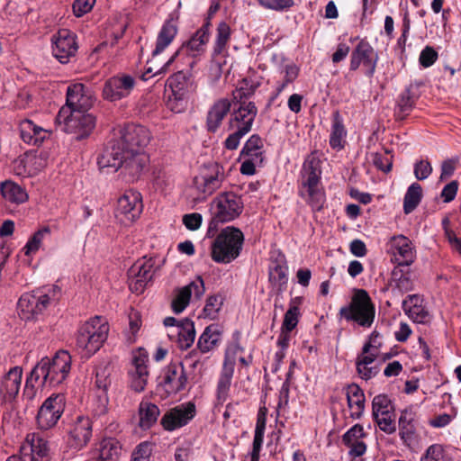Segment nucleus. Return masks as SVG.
<instances>
[{"label": "nucleus", "instance_id": "f257e3e1", "mask_svg": "<svg viewBox=\"0 0 461 461\" xmlns=\"http://www.w3.org/2000/svg\"><path fill=\"white\" fill-rule=\"evenodd\" d=\"M104 149L97 158V164L101 170L112 169L116 172L121 170L128 181L138 179L149 163V156L145 151L121 150L117 156L108 158Z\"/></svg>", "mask_w": 461, "mask_h": 461}, {"label": "nucleus", "instance_id": "f03ea898", "mask_svg": "<svg viewBox=\"0 0 461 461\" xmlns=\"http://www.w3.org/2000/svg\"><path fill=\"white\" fill-rule=\"evenodd\" d=\"M321 160L317 152H312L304 160L302 170V185L299 194L313 211L322 209L325 195L320 187Z\"/></svg>", "mask_w": 461, "mask_h": 461}, {"label": "nucleus", "instance_id": "7ed1b4c3", "mask_svg": "<svg viewBox=\"0 0 461 461\" xmlns=\"http://www.w3.org/2000/svg\"><path fill=\"white\" fill-rule=\"evenodd\" d=\"M71 368V356L60 350L52 358L43 357L32 370V378L38 381L42 377V385H57L68 375Z\"/></svg>", "mask_w": 461, "mask_h": 461}, {"label": "nucleus", "instance_id": "20e7f679", "mask_svg": "<svg viewBox=\"0 0 461 461\" xmlns=\"http://www.w3.org/2000/svg\"><path fill=\"white\" fill-rule=\"evenodd\" d=\"M150 139V132L146 127L128 124L120 130L118 135L104 148L106 149L105 156L113 158L112 156H117L121 150L144 151Z\"/></svg>", "mask_w": 461, "mask_h": 461}, {"label": "nucleus", "instance_id": "39448f33", "mask_svg": "<svg viewBox=\"0 0 461 461\" xmlns=\"http://www.w3.org/2000/svg\"><path fill=\"white\" fill-rule=\"evenodd\" d=\"M109 331L107 321L95 316L86 321L78 330L77 347L81 349L84 357H89L102 347Z\"/></svg>", "mask_w": 461, "mask_h": 461}, {"label": "nucleus", "instance_id": "423d86ee", "mask_svg": "<svg viewBox=\"0 0 461 461\" xmlns=\"http://www.w3.org/2000/svg\"><path fill=\"white\" fill-rule=\"evenodd\" d=\"M243 209L241 198L232 192H224L213 199L211 203L212 219L207 235L213 236L219 223L228 222L236 219Z\"/></svg>", "mask_w": 461, "mask_h": 461}, {"label": "nucleus", "instance_id": "0eeeda50", "mask_svg": "<svg viewBox=\"0 0 461 461\" xmlns=\"http://www.w3.org/2000/svg\"><path fill=\"white\" fill-rule=\"evenodd\" d=\"M244 236L240 230L226 227L217 235L212 244V258L217 263L231 262L240 256Z\"/></svg>", "mask_w": 461, "mask_h": 461}, {"label": "nucleus", "instance_id": "6e6552de", "mask_svg": "<svg viewBox=\"0 0 461 461\" xmlns=\"http://www.w3.org/2000/svg\"><path fill=\"white\" fill-rule=\"evenodd\" d=\"M339 315L361 327L369 328L375 320V305L366 290L355 289L350 303L340 308Z\"/></svg>", "mask_w": 461, "mask_h": 461}, {"label": "nucleus", "instance_id": "1a4fd4ad", "mask_svg": "<svg viewBox=\"0 0 461 461\" xmlns=\"http://www.w3.org/2000/svg\"><path fill=\"white\" fill-rule=\"evenodd\" d=\"M56 121L63 124V131L75 134L77 140L87 137L95 126V118L86 112L70 111L68 108H61Z\"/></svg>", "mask_w": 461, "mask_h": 461}, {"label": "nucleus", "instance_id": "9d476101", "mask_svg": "<svg viewBox=\"0 0 461 461\" xmlns=\"http://www.w3.org/2000/svg\"><path fill=\"white\" fill-rule=\"evenodd\" d=\"M223 167L217 162L201 167L199 173L193 179V187L199 199H206L221 188L225 180Z\"/></svg>", "mask_w": 461, "mask_h": 461}, {"label": "nucleus", "instance_id": "9b49d317", "mask_svg": "<svg viewBox=\"0 0 461 461\" xmlns=\"http://www.w3.org/2000/svg\"><path fill=\"white\" fill-rule=\"evenodd\" d=\"M48 441L38 433H30L20 448V455L12 456L6 461H50Z\"/></svg>", "mask_w": 461, "mask_h": 461}, {"label": "nucleus", "instance_id": "f8f14e48", "mask_svg": "<svg viewBox=\"0 0 461 461\" xmlns=\"http://www.w3.org/2000/svg\"><path fill=\"white\" fill-rule=\"evenodd\" d=\"M65 410V396L61 393L52 394L41 406L36 420L41 429H50L60 419Z\"/></svg>", "mask_w": 461, "mask_h": 461}, {"label": "nucleus", "instance_id": "ddd939ff", "mask_svg": "<svg viewBox=\"0 0 461 461\" xmlns=\"http://www.w3.org/2000/svg\"><path fill=\"white\" fill-rule=\"evenodd\" d=\"M142 207L140 194L128 191L118 199L114 214L122 224L129 225L140 217Z\"/></svg>", "mask_w": 461, "mask_h": 461}, {"label": "nucleus", "instance_id": "4468645a", "mask_svg": "<svg viewBox=\"0 0 461 461\" xmlns=\"http://www.w3.org/2000/svg\"><path fill=\"white\" fill-rule=\"evenodd\" d=\"M50 301L49 295L40 291L23 294L17 303L18 315L26 321L35 320L47 308Z\"/></svg>", "mask_w": 461, "mask_h": 461}, {"label": "nucleus", "instance_id": "2eb2a0df", "mask_svg": "<svg viewBox=\"0 0 461 461\" xmlns=\"http://www.w3.org/2000/svg\"><path fill=\"white\" fill-rule=\"evenodd\" d=\"M155 260L152 258L143 257L138 259L129 269L130 289L141 294L145 286L151 281L154 273Z\"/></svg>", "mask_w": 461, "mask_h": 461}, {"label": "nucleus", "instance_id": "dca6fc26", "mask_svg": "<svg viewBox=\"0 0 461 461\" xmlns=\"http://www.w3.org/2000/svg\"><path fill=\"white\" fill-rule=\"evenodd\" d=\"M76 38L68 29H60L52 36V53L60 63H68L76 55L78 48Z\"/></svg>", "mask_w": 461, "mask_h": 461}, {"label": "nucleus", "instance_id": "f3484780", "mask_svg": "<svg viewBox=\"0 0 461 461\" xmlns=\"http://www.w3.org/2000/svg\"><path fill=\"white\" fill-rule=\"evenodd\" d=\"M240 351V348L236 344H231L226 348L222 369L217 384V397L220 401L224 402L227 398L234 373L237 355Z\"/></svg>", "mask_w": 461, "mask_h": 461}, {"label": "nucleus", "instance_id": "a211bd4d", "mask_svg": "<svg viewBox=\"0 0 461 461\" xmlns=\"http://www.w3.org/2000/svg\"><path fill=\"white\" fill-rule=\"evenodd\" d=\"M135 79L126 74L109 78L104 86L103 95L106 100L117 101L130 95L135 86Z\"/></svg>", "mask_w": 461, "mask_h": 461}, {"label": "nucleus", "instance_id": "6ab92c4d", "mask_svg": "<svg viewBox=\"0 0 461 461\" xmlns=\"http://www.w3.org/2000/svg\"><path fill=\"white\" fill-rule=\"evenodd\" d=\"M377 57L373 47L365 40H361L351 53L350 70H357L360 65L366 68V75L372 77L376 67Z\"/></svg>", "mask_w": 461, "mask_h": 461}, {"label": "nucleus", "instance_id": "aec40b11", "mask_svg": "<svg viewBox=\"0 0 461 461\" xmlns=\"http://www.w3.org/2000/svg\"><path fill=\"white\" fill-rule=\"evenodd\" d=\"M194 415V404L187 402L167 411L161 419V424L166 430L172 431L186 425Z\"/></svg>", "mask_w": 461, "mask_h": 461}, {"label": "nucleus", "instance_id": "412c9836", "mask_svg": "<svg viewBox=\"0 0 461 461\" xmlns=\"http://www.w3.org/2000/svg\"><path fill=\"white\" fill-rule=\"evenodd\" d=\"M94 104L92 92L83 84L77 83L69 86L67 90L66 106L70 111L87 112Z\"/></svg>", "mask_w": 461, "mask_h": 461}, {"label": "nucleus", "instance_id": "4be33fe9", "mask_svg": "<svg viewBox=\"0 0 461 461\" xmlns=\"http://www.w3.org/2000/svg\"><path fill=\"white\" fill-rule=\"evenodd\" d=\"M389 246L393 258L399 266H411L415 261V247L406 236H393L390 239Z\"/></svg>", "mask_w": 461, "mask_h": 461}, {"label": "nucleus", "instance_id": "5701e85b", "mask_svg": "<svg viewBox=\"0 0 461 461\" xmlns=\"http://www.w3.org/2000/svg\"><path fill=\"white\" fill-rule=\"evenodd\" d=\"M238 105L234 108L229 121V128L239 129L249 132L252 123L257 116L258 109L254 103H234Z\"/></svg>", "mask_w": 461, "mask_h": 461}, {"label": "nucleus", "instance_id": "b1692460", "mask_svg": "<svg viewBox=\"0 0 461 461\" xmlns=\"http://www.w3.org/2000/svg\"><path fill=\"white\" fill-rule=\"evenodd\" d=\"M187 377L182 364H170L163 371L162 385L167 393H176L183 390Z\"/></svg>", "mask_w": 461, "mask_h": 461}, {"label": "nucleus", "instance_id": "393cba45", "mask_svg": "<svg viewBox=\"0 0 461 461\" xmlns=\"http://www.w3.org/2000/svg\"><path fill=\"white\" fill-rule=\"evenodd\" d=\"M205 292L203 280L201 276L191 282L189 285L178 290L177 294L172 301V310L176 313L182 312L189 304L191 295L200 298Z\"/></svg>", "mask_w": 461, "mask_h": 461}, {"label": "nucleus", "instance_id": "a878e982", "mask_svg": "<svg viewBox=\"0 0 461 461\" xmlns=\"http://www.w3.org/2000/svg\"><path fill=\"white\" fill-rule=\"evenodd\" d=\"M92 436V422L88 417L78 416L69 431L68 443L74 448L86 446Z\"/></svg>", "mask_w": 461, "mask_h": 461}, {"label": "nucleus", "instance_id": "bb28decb", "mask_svg": "<svg viewBox=\"0 0 461 461\" xmlns=\"http://www.w3.org/2000/svg\"><path fill=\"white\" fill-rule=\"evenodd\" d=\"M23 370L19 366L12 367L0 380V395L5 401L14 400L20 390Z\"/></svg>", "mask_w": 461, "mask_h": 461}, {"label": "nucleus", "instance_id": "cd10ccee", "mask_svg": "<svg viewBox=\"0 0 461 461\" xmlns=\"http://www.w3.org/2000/svg\"><path fill=\"white\" fill-rule=\"evenodd\" d=\"M231 101L228 98H221L210 107L206 116V129L210 132H216L222 121L230 113Z\"/></svg>", "mask_w": 461, "mask_h": 461}, {"label": "nucleus", "instance_id": "c85d7f7f", "mask_svg": "<svg viewBox=\"0 0 461 461\" xmlns=\"http://www.w3.org/2000/svg\"><path fill=\"white\" fill-rule=\"evenodd\" d=\"M168 336L171 339L176 338L180 348L187 349L195 339L194 324L191 320L184 319L176 325V332L170 331Z\"/></svg>", "mask_w": 461, "mask_h": 461}, {"label": "nucleus", "instance_id": "c756f323", "mask_svg": "<svg viewBox=\"0 0 461 461\" xmlns=\"http://www.w3.org/2000/svg\"><path fill=\"white\" fill-rule=\"evenodd\" d=\"M222 329L218 324L207 326L198 339L197 348L201 353H208L215 348L221 340Z\"/></svg>", "mask_w": 461, "mask_h": 461}, {"label": "nucleus", "instance_id": "7c9ffc66", "mask_svg": "<svg viewBox=\"0 0 461 461\" xmlns=\"http://www.w3.org/2000/svg\"><path fill=\"white\" fill-rule=\"evenodd\" d=\"M267 414V407H260L257 417L254 439L252 443V451L250 454V461H259L260 450L262 447L266 429Z\"/></svg>", "mask_w": 461, "mask_h": 461}, {"label": "nucleus", "instance_id": "2f4dec72", "mask_svg": "<svg viewBox=\"0 0 461 461\" xmlns=\"http://www.w3.org/2000/svg\"><path fill=\"white\" fill-rule=\"evenodd\" d=\"M20 135L22 140L32 145H40L48 136V131L35 125L30 120H24L20 123Z\"/></svg>", "mask_w": 461, "mask_h": 461}, {"label": "nucleus", "instance_id": "473e14b6", "mask_svg": "<svg viewBox=\"0 0 461 461\" xmlns=\"http://www.w3.org/2000/svg\"><path fill=\"white\" fill-rule=\"evenodd\" d=\"M347 400L351 417L360 418L365 409V395L357 384H352L347 387Z\"/></svg>", "mask_w": 461, "mask_h": 461}, {"label": "nucleus", "instance_id": "72a5a7b5", "mask_svg": "<svg viewBox=\"0 0 461 461\" xmlns=\"http://www.w3.org/2000/svg\"><path fill=\"white\" fill-rule=\"evenodd\" d=\"M176 32L177 27L173 22L167 21L164 23L158 32L156 48L152 51L153 59L159 55L172 42Z\"/></svg>", "mask_w": 461, "mask_h": 461}, {"label": "nucleus", "instance_id": "f704fd0d", "mask_svg": "<svg viewBox=\"0 0 461 461\" xmlns=\"http://www.w3.org/2000/svg\"><path fill=\"white\" fill-rule=\"evenodd\" d=\"M140 415V427L143 429H148L155 424L158 416V407L149 402H141L139 406Z\"/></svg>", "mask_w": 461, "mask_h": 461}, {"label": "nucleus", "instance_id": "c9c22d12", "mask_svg": "<svg viewBox=\"0 0 461 461\" xmlns=\"http://www.w3.org/2000/svg\"><path fill=\"white\" fill-rule=\"evenodd\" d=\"M167 86L168 94L177 95L178 99H181V96L188 95L189 83L185 74L182 71L171 76L167 81Z\"/></svg>", "mask_w": 461, "mask_h": 461}, {"label": "nucleus", "instance_id": "e433bc0d", "mask_svg": "<svg viewBox=\"0 0 461 461\" xmlns=\"http://www.w3.org/2000/svg\"><path fill=\"white\" fill-rule=\"evenodd\" d=\"M414 416L411 410L405 409L402 411L399 418L400 436L405 443L411 441L414 438L416 430L413 423Z\"/></svg>", "mask_w": 461, "mask_h": 461}, {"label": "nucleus", "instance_id": "4c0bfd02", "mask_svg": "<svg viewBox=\"0 0 461 461\" xmlns=\"http://www.w3.org/2000/svg\"><path fill=\"white\" fill-rule=\"evenodd\" d=\"M1 193L5 200L14 203H22L28 199L26 191L12 181L2 183Z\"/></svg>", "mask_w": 461, "mask_h": 461}, {"label": "nucleus", "instance_id": "58836bf2", "mask_svg": "<svg viewBox=\"0 0 461 461\" xmlns=\"http://www.w3.org/2000/svg\"><path fill=\"white\" fill-rule=\"evenodd\" d=\"M259 86V82L250 78H243L238 87L232 92L233 103H248L247 100L254 95Z\"/></svg>", "mask_w": 461, "mask_h": 461}, {"label": "nucleus", "instance_id": "ea45409f", "mask_svg": "<svg viewBox=\"0 0 461 461\" xmlns=\"http://www.w3.org/2000/svg\"><path fill=\"white\" fill-rule=\"evenodd\" d=\"M347 131L342 119L338 112L333 114V123L330 138V144L333 149H341L345 145Z\"/></svg>", "mask_w": 461, "mask_h": 461}, {"label": "nucleus", "instance_id": "a19ab883", "mask_svg": "<svg viewBox=\"0 0 461 461\" xmlns=\"http://www.w3.org/2000/svg\"><path fill=\"white\" fill-rule=\"evenodd\" d=\"M417 97L412 93L411 88H406L400 95L395 109V115L397 119L403 120L411 111Z\"/></svg>", "mask_w": 461, "mask_h": 461}, {"label": "nucleus", "instance_id": "79ce46f5", "mask_svg": "<svg viewBox=\"0 0 461 461\" xmlns=\"http://www.w3.org/2000/svg\"><path fill=\"white\" fill-rule=\"evenodd\" d=\"M121 454V446L114 438L104 439L96 461H117Z\"/></svg>", "mask_w": 461, "mask_h": 461}, {"label": "nucleus", "instance_id": "37998d69", "mask_svg": "<svg viewBox=\"0 0 461 461\" xmlns=\"http://www.w3.org/2000/svg\"><path fill=\"white\" fill-rule=\"evenodd\" d=\"M422 197V188L420 184H411L403 200V210L406 214L411 213L419 205Z\"/></svg>", "mask_w": 461, "mask_h": 461}, {"label": "nucleus", "instance_id": "c03bdc74", "mask_svg": "<svg viewBox=\"0 0 461 461\" xmlns=\"http://www.w3.org/2000/svg\"><path fill=\"white\" fill-rule=\"evenodd\" d=\"M302 298L296 297L292 300L289 309L285 314L282 329L284 331H292L298 323V318L300 314L299 304L301 303Z\"/></svg>", "mask_w": 461, "mask_h": 461}, {"label": "nucleus", "instance_id": "a18cd8bd", "mask_svg": "<svg viewBox=\"0 0 461 461\" xmlns=\"http://www.w3.org/2000/svg\"><path fill=\"white\" fill-rule=\"evenodd\" d=\"M50 235V229L48 226L38 230L28 240L23 248L24 254L30 256L36 253L42 245L43 240Z\"/></svg>", "mask_w": 461, "mask_h": 461}, {"label": "nucleus", "instance_id": "49530a36", "mask_svg": "<svg viewBox=\"0 0 461 461\" xmlns=\"http://www.w3.org/2000/svg\"><path fill=\"white\" fill-rule=\"evenodd\" d=\"M420 461H453V458L442 445L433 444L426 449Z\"/></svg>", "mask_w": 461, "mask_h": 461}, {"label": "nucleus", "instance_id": "de8ad7c7", "mask_svg": "<svg viewBox=\"0 0 461 461\" xmlns=\"http://www.w3.org/2000/svg\"><path fill=\"white\" fill-rule=\"evenodd\" d=\"M230 27L225 22L219 23L217 27L216 41L213 48L214 55L221 54L226 48L228 41L230 39Z\"/></svg>", "mask_w": 461, "mask_h": 461}, {"label": "nucleus", "instance_id": "09e8293b", "mask_svg": "<svg viewBox=\"0 0 461 461\" xmlns=\"http://www.w3.org/2000/svg\"><path fill=\"white\" fill-rule=\"evenodd\" d=\"M378 336L379 334L375 331L371 333L370 341L365 344L362 354L357 357V362H366V365H371L375 360L379 350L374 343H375V339Z\"/></svg>", "mask_w": 461, "mask_h": 461}, {"label": "nucleus", "instance_id": "8fccbe9b", "mask_svg": "<svg viewBox=\"0 0 461 461\" xmlns=\"http://www.w3.org/2000/svg\"><path fill=\"white\" fill-rule=\"evenodd\" d=\"M372 411L374 418H377V416L387 415L393 411L394 408L387 395L378 394L373 399Z\"/></svg>", "mask_w": 461, "mask_h": 461}, {"label": "nucleus", "instance_id": "3c124183", "mask_svg": "<svg viewBox=\"0 0 461 461\" xmlns=\"http://www.w3.org/2000/svg\"><path fill=\"white\" fill-rule=\"evenodd\" d=\"M263 147V141L258 135H252L245 143L240 157H263L261 149Z\"/></svg>", "mask_w": 461, "mask_h": 461}, {"label": "nucleus", "instance_id": "603ef678", "mask_svg": "<svg viewBox=\"0 0 461 461\" xmlns=\"http://www.w3.org/2000/svg\"><path fill=\"white\" fill-rule=\"evenodd\" d=\"M110 375L111 368L109 363H104V366L97 367L95 373V385L99 390H101V393H106L111 383L109 378Z\"/></svg>", "mask_w": 461, "mask_h": 461}, {"label": "nucleus", "instance_id": "864d4df0", "mask_svg": "<svg viewBox=\"0 0 461 461\" xmlns=\"http://www.w3.org/2000/svg\"><path fill=\"white\" fill-rule=\"evenodd\" d=\"M369 159L377 169L384 173H388L392 169L393 160L387 151L385 153L372 152L369 155Z\"/></svg>", "mask_w": 461, "mask_h": 461}, {"label": "nucleus", "instance_id": "5fc2aeb1", "mask_svg": "<svg viewBox=\"0 0 461 461\" xmlns=\"http://www.w3.org/2000/svg\"><path fill=\"white\" fill-rule=\"evenodd\" d=\"M269 281L274 286L282 290L287 283L286 268L280 265L271 267L269 270Z\"/></svg>", "mask_w": 461, "mask_h": 461}, {"label": "nucleus", "instance_id": "6e6d98bb", "mask_svg": "<svg viewBox=\"0 0 461 461\" xmlns=\"http://www.w3.org/2000/svg\"><path fill=\"white\" fill-rule=\"evenodd\" d=\"M207 40L204 36V32H195V34L184 45L192 55H195L203 50L204 45L207 43Z\"/></svg>", "mask_w": 461, "mask_h": 461}, {"label": "nucleus", "instance_id": "4d7b16f0", "mask_svg": "<svg viewBox=\"0 0 461 461\" xmlns=\"http://www.w3.org/2000/svg\"><path fill=\"white\" fill-rule=\"evenodd\" d=\"M258 4L266 8L277 12H283L291 8L294 2V0H257Z\"/></svg>", "mask_w": 461, "mask_h": 461}, {"label": "nucleus", "instance_id": "13d9d810", "mask_svg": "<svg viewBox=\"0 0 461 461\" xmlns=\"http://www.w3.org/2000/svg\"><path fill=\"white\" fill-rule=\"evenodd\" d=\"M378 427L381 430L387 434H392L396 430L393 411L387 413V415H381L375 418Z\"/></svg>", "mask_w": 461, "mask_h": 461}, {"label": "nucleus", "instance_id": "bf43d9fd", "mask_svg": "<svg viewBox=\"0 0 461 461\" xmlns=\"http://www.w3.org/2000/svg\"><path fill=\"white\" fill-rule=\"evenodd\" d=\"M403 311L415 322L425 323L429 320V313L422 305L411 306Z\"/></svg>", "mask_w": 461, "mask_h": 461}, {"label": "nucleus", "instance_id": "052dcab7", "mask_svg": "<svg viewBox=\"0 0 461 461\" xmlns=\"http://www.w3.org/2000/svg\"><path fill=\"white\" fill-rule=\"evenodd\" d=\"M263 157H246L240 166V173L246 176H252L256 173V167L261 166Z\"/></svg>", "mask_w": 461, "mask_h": 461}, {"label": "nucleus", "instance_id": "680f3d73", "mask_svg": "<svg viewBox=\"0 0 461 461\" xmlns=\"http://www.w3.org/2000/svg\"><path fill=\"white\" fill-rule=\"evenodd\" d=\"M221 305L222 301L219 296H210L206 301L203 312H205L206 316L210 317L211 319H214Z\"/></svg>", "mask_w": 461, "mask_h": 461}, {"label": "nucleus", "instance_id": "e2e57ef3", "mask_svg": "<svg viewBox=\"0 0 461 461\" xmlns=\"http://www.w3.org/2000/svg\"><path fill=\"white\" fill-rule=\"evenodd\" d=\"M151 451V445L149 442H142L133 451L131 461H149Z\"/></svg>", "mask_w": 461, "mask_h": 461}, {"label": "nucleus", "instance_id": "0e129e2a", "mask_svg": "<svg viewBox=\"0 0 461 461\" xmlns=\"http://www.w3.org/2000/svg\"><path fill=\"white\" fill-rule=\"evenodd\" d=\"M147 362H148V356L143 352H139L138 354L134 355L132 358V367L129 372H136L140 373H145L149 374L148 367H147Z\"/></svg>", "mask_w": 461, "mask_h": 461}, {"label": "nucleus", "instance_id": "69168bd1", "mask_svg": "<svg viewBox=\"0 0 461 461\" xmlns=\"http://www.w3.org/2000/svg\"><path fill=\"white\" fill-rule=\"evenodd\" d=\"M298 73L299 68L295 65H286L285 68V79L284 82L277 86V94L281 93L288 84L294 82L298 77Z\"/></svg>", "mask_w": 461, "mask_h": 461}, {"label": "nucleus", "instance_id": "338daca9", "mask_svg": "<svg viewBox=\"0 0 461 461\" xmlns=\"http://www.w3.org/2000/svg\"><path fill=\"white\" fill-rule=\"evenodd\" d=\"M131 375V387L135 392H142L146 385H147V380L149 374L141 373H136V372H129Z\"/></svg>", "mask_w": 461, "mask_h": 461}, {"label": "nucleus", "instance_id": "774afa93", "mask_svg": "<svg viewBox=\"0 0 461 461\" xmlns=\"http://www.w3.org/2000/svg\"><path fill=\"white\" fill-rule=\"evenodd\" d=\"M438 59V53L437 51L429 46L425 47V49L422 50L420 55V63L424 68H429Z\"/></svg>", "mask_w": 461, "mask_h": 461}]
</instances>
